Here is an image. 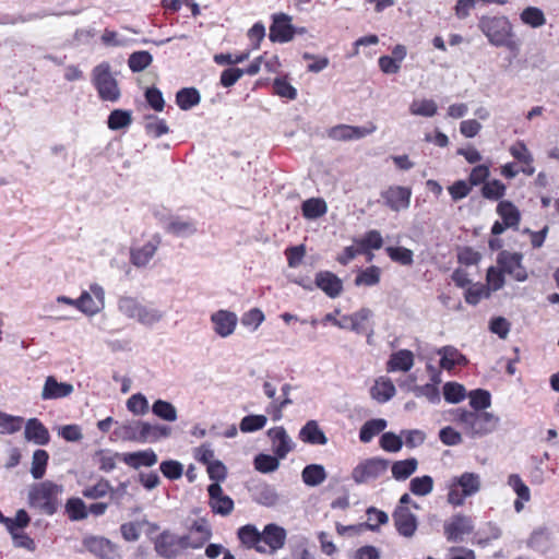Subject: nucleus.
Returning <instances> with one entry per match:
<instances>
[{
	"mask_svg": "<svg viewBox=\"0 0 559 559\" xmlns=\"http://www.w3.org/2000/svg\"><path fill=\"white\" fill-rule=\"evenodd\" d=\"M24 419L20 416L0 412V429L2 433L12 435L21 430Z\"/></svg>",
	"mask_w": 559,
	"mask_h": 559,
	"instance_id": "obj_54",
	"label": "nucleus"
},
{
	"mask_svg": "<svg viewBox=\"0 0 559 559\" xmlns=\"http://www.w3.org/2000/svg\"><path fill=\"white\" fill-rule=\"evenodd\" d=\"M301 478L307 486L317 487L326 479V472L321 464H310L302 469Z\"/></svg>",
	"mask_w": 559,
	"mask_h": 559,
	"instance_id": "obj_38",
	"label": "nucleus"
},
{
	"mask_svg": "<svg viewBox=\"0 0 559 559\" xmlns=\"http://www.w3.org/2000/svg\"><path fill=\"white\" fill-rule=\"evenodd\" d=\"M418 467V461L415 457L396 461L391 466L392 477L395 480H406Z\"/></svg>",
	"mask_w": 559,
	"mask_h": 559,
	"instance_id": "obj_36",
	"label": "nucleus"
},
{
	"mask_svg": "<svg viewBox=\"0 0 559 559\" xmlns=\"http://www.w3.org/2000/svg\"><path fill=\"white\" fill-rule=\"evenodd\" d=\"M414 366V354L408 349H400L394 352L386 362L389 372L409 371Z\"/></svg>",
	"mask_w": 559,
	"mask_h": 559,
	"instance_id": "obj_27",
	"label": "nucleus"
},
{
	"mask_svg": "<svg viewBox=\"0 0 559 559\" xmlns=\"http://www.w3.org/2000/svg\"><path fill=\"white\" fill-rule=\"evenodd\" d=\"M377 130V126L369 122L367 126H349V124H337L328 130V136L334 141H355L360 140L369 134H372Z\"/></svg>",
	"mask_w": 559,
	"mask_h": 559,
	"instance_id": "obj_10",
	"label": "nucleus"
},
{
	"mask_svg": "<svg viewBox=\"0 0 559 559\" xmlns=\"http://www.w3.org/2000/svg\"><path fill=\"white\" fill-rule=\"evenodd\" d=\"M153 61L152 55L148 51H135L130 55L128 64L133 72H141L145 70Z\"/></svg>",
	"mask_w": 559,
	"mask_h": 559,
	"instance_id": "obj_55",
	"label": "nucleus"
},
{
	"mask_svg": "<svg viewBox=\"0 0 559 559\" xmlns=\"http://www.w3.org/2000/svg\"><path fill=\"white\" fill-rule=\"evenodd\" d=\"M432 380L435 383L416 385L413 392L417 397H426L430 403L437 404L440 402V392L437 386V383L440 382L439 374H435Z\"/></svg>",
	"mask_w": 559,
	"mask_h": 559,
	"instance_id": "obj_44",
	"label": "nucleus"
},
{
	"mask_svg": "<svg viewBox=\"0 0 559 559\" xmlns=\"http://www.w3.org/2000/svg\"><path fill=\"white\" fill-rule=\"evenodd\" d=\"M386 420L382 418L366 421L359 431V439L364 443L370 442L374 436L379 435L386 428Z\"/></svg>",
	"mask_w": 559,
	"mask_h": 559,
	"instance_id": "obj_42",
	"label": "nucleus"
},
{
	"mask_svg": "<svg viewBox=\"0 0 559 559\" xmlns=\"http://www.w3.org/2000/svg\"><path fill=\"white\" fill-rule=\"evenodd\" d=\"M62 492L63 486L51 480L33 484L27 493L28 504L44 514L52 515L60 506Z\"/></svg>",
	"mask_w": 559,
	"mask_h": 559,
	"instance_id": "obj_2",
	"label": "nucleus"
},
{
	"mask_svg": "<svg viewBox=\"0 0 559 559\" xmlns=\"http://www.w3.org/2000/svg\"><path fill=\"white\" fill-rule=\"evenodd\" d=\"M73 391L74 386L71 383L59 382L56 377L48 376L45 379L40 397L44 401L58 400L71 395Z\"/></svg>",
	"mask_w": 559,
	"mask_h": 559,
	"instance_id": "obj_19",
	"label": "nucleus"
},
{
	"mask_svg": "<svg viewBox=\"0 0 559 559\" xmlns=\"http://www.w3.org/2000/svg\"><path fill=\"white\" fill-rule=\"evenodd\" d=\"M443 396L448 403L457 404L465 400L467 396V391L461 383L447 382L443 385Z\"/></svg>",
	"mask_w": 559,
	"mask_h": 559,
	"instance_id": "obj_50",
	"label": "nucleus"
},
{
	"mask_svg": "<svg viewBox=\"0 0 559 559\" xmlns=\"http://www.w3.org/2000/svg\"><path fill=\"white\" fill-rule=\"evenodd\" d=\"M408 110L413 116L431 118L437 114L438 105L433 99L416 98L411 103Z\"/></svg>",
	"mask_w": 559,
	"mask_h": 559,
	"instance_id": "obj_40",
	"label": "nucleus"
},
{
	"mask_svg": "<svg viewBox=\"0 0 559 559\" xmlns=\"http://www.w3.org/2000/svg\"><path fill=\"white\" fill-rule=\"evenodd\" d=\"M166 231L176 237H189L197 231L195 224L191 221L173 218L166 226Z\"/></svg>",
	"mask_w": 559,
	"mask_h": 559,
	"instance_id": "obj_41",
	"label": "nucleus"
},
{
	"mask_svg": "<svg viewBox=\"0 0 559 559\" xmlns=\"http://www.w3.org/2000/svg\"><path fill=\"white\" fill-rule=\"evenodd\" d=\"M433 489V479L429 475L415 477L409 481V490L415 496L424 497L429 495Z\"/></svg>",
	"mask_w": 559,
	"mask_h": 559,
	"instance_id": "obj_52",
	"label": "nucleus"
},
{
	"mask_svg": "<svg viewBox=\"0 0 559 559\" xmlns=\"http://www.w3.org/2000/svg\"><path fill=\"white\" fill-rule=\"evenodd\" d=\"M252 498L257 503L266 508L275 507L281 501L276 488L266 483L259 484L253 488Z\"/></svg>",
	"mask_w": 559,
	"mask_h": 559,
	"instance_id": "obj_25",
	"label": "nucleus"
},
{
	"mask_svg": "<svg viewBox=\"0 0 559 559\" xmlns=\"http://www.w3.org/2000/svg\"><path fill=\"white\" fill-rule=\"evenodd\" d=\"M132 121L131 112L122 109H115L108 117V128L119 130L128 127Z\"/></svg>",
	"mask_w": 559,
	"mask_h": 559,
	"instance_id": "obj_58",
	"label": "nucleus"
},
{
	"mask_svg": "<svg viewBox=\"0 0 559 559\" xmlns=\"http://www.w3.org/2000/svg\"><path fill=\"white\" fill-rule=\"evenodd\" d=\"M521 261L522 255L520 253H510L507 251L501 252L498 259L504 273L511 275L518 282H524L527 278V273Z\"/></svg>",
	"mask_w": 559,
	"mask_h": 559,
	"instance_id": "obj_17",
	"label": "nucleus"
},
{
	"mask_svg": "<svg viewBox=\"0 0 559 559\" xmlns=\"http://www.w3.org/2000/svg\"><path fill=\"white\" fill-rule=\"evenodd\" d=\"M238 538L247 548H254L258 552H265L261 543V532L253 524H246L238 530Z\"/></svg>",
	"mask_w": 559,
	"mask_h": 559,
	"instance_id": "obj_29",
	"label": "nucleus"
},
{
	"mask_svg": "<svg viewBox=\"0 0 559 559\" xmlns=\"http://www.w3.org/2000/svg\"><path fill=\"white\" fill-rule=\"evenodd\" d=\"M267 418L265 415L245 416L239 425L242 432H254L265 427Z\"/></svg>",
	"mask_w": 559,
	"mask_h": 559,
	"instance_id": "obj_56",
	"label": "nucleus"
},
{
	"mask_svg": "<svg viewBox=\"0 0 559 559\" xmlns=\"http://www.w3.org/2000/svg\"><path fill=\"white\" fill-rule=\"evenodd\" d=\"M472 412H486L485 409L491 405V395L483 389L473 390L467 394Z\"/></svg>",
	"mask_w": 559,
	"mask_h": 559,
	"instance_id": "obj_47",
	"label": "nucleus"
},
{
	"mask_svg": "<svg viewBox=\"0 0 559 559\" xmlns=\"http://www.w3.org/2000/svg\"><path fill=\"white\" fill-rule=\"evenodd\" d=\"M381 195L392 211L399 212L409 207L412 190L406 187L393 186L383 191Z\"/></svg>",
	"mask_w": 559,
	"mask_h": 559,
	"instance_id": "obj_16",
	"label": "nucleus"
},
{
	"mask_svg": "<svg viewBox=\"0 0 559 559\" xmlns=\"http://www.w3.org/2000/svg\"><path fill=\"white\" fill-rule=\"evenodd\" d=\"M394 525L397 532L405 536L412 537L417 530V519L408 508L397 507L393 513Z\"/></svg>",
	"mask_w": 559,
	"mask_h": 559,
	"instance_id": "obj_21",
	"label": "nucleus"
},
{
	"mask_svg": "<svg viewBox=\"0 0 559 559\" xmlns=\"http://www.w3.org/2000/svg\"><path fill=\"white\" fill-rule=\"evenodd\" d=\"M301 211L305 218L317 219L328 212V205L321 198H310L304 201Z\"/></svg>",
	"mask_w": 559,
	"mask_h": 559,
	"instance_id": "obj_39",
	"label": "nucleus"
},
{
	"mask_svg": "<svg viewBox=\"0 0 559 559\" xmlns=\"http://www.w3.org/2000/svg\"><path fill=\"white\" fill-rule=\"evenodd\" d=\"M49 455L47 451L38 449L32 457L31 475L34 479H41L46 473Z\"/></svg>",
	"mask_w": 559,
	"mask_h": 559,
	"instance_id": "obj_48",
	"label": "nucleus"
},
{
	"mask_svg": "<svg viewBox=\"0 0 559 559\" xmlns=\"http://www.w3.org/2000/svg\"><path fill=\"white\" fill-rule=\"evenodd\" d=\"M153 543L154 550L164 559H175L183 549L189 548L188 538L178 536L168 530L162 532Z\"/></svg>",
	"mask_w": 559,
	"mask_h": 559,
	"instance_id": "obj_7",
	"label": "nucleus"
},
{
	"mask_svg": "<svg viewBox=\"0 0 559 559\" xmlns=\"http://www.w3.org/2000/svg\"><path fill=\"white\" fill-rule=\"evenodd\" d=\"M290 22L292 17L287 14H275L273 16V23L270 27V39L274 43H287L292 40L295 32Z\"/></svg>",
	"mask_w": 559,
	"mask_h": 559,
	"instance_id": "obj_14",
	"label": "nucleus"
},
{
	"mask_svg": "<svg viewBox=\"0 0 559 559\" xmlns=\"http://www.w3.org/2000/svg\"><path fill=\"white\" fill-rule=\"evenodd\" d=\"M109 492L111 493V498H115L117 490L111 488L108 480L102 478L95 485L85 487L82 495L88 499H99Z\"/></svg>",
	"mask_w": 559,
	"mask_h": 559,
	"instance_id": "obj_46",
	"label": "nucleus"
},
{
	"mask_svg": "<svg viewBox=\"0 0 559 559\" xmlns=\"http://www.w3.org/2000/svg\"><path fill=\"white\" fill-rule=\"evenodd\" d=\"M207 492L209 506L213 513L227 516L234 511V500L229 496L224 495L223 488L219 484H211L207 488Z\"/></svg>",
	"mask_w": 559,
	"mask_h": 559,
	"instance_id": "obj_11",
	"label": "nucleus"
},
{
	"mask_svg": "<svg viewBox=\"0 0 559 559\" xmlns=\"http://www.w3.org/2000/svg\"><path fill=\"white\" fill-rule=\"evenodd\" d=\"M396 393L395 386L390 379L380 378L378 379L370 390V394L373 400L379 403H385L390 401Z\"/></svg>",
	"mask_w": 559,
	"mask_h": 559,
	"instance_id": "obj_35",
	"label": "nucleus"
},
{
	"mask_svg": "<svg viewBox=\"0 0 559 559\" xmlns=\"http://www.w3.org/2000/svg\"><path fill=\"white\" fill-rule=\"evenodd\" d=\"M201 100L200 93L197 88L193 87H185L181 88L176 95L177 105L182 110H189L195 105H198Z\"/></svg>",
	"mask_w": 559,
	"mask_h": 559,
	"instance_id": "obj_43",
	"label": "nucleus"
},
{
	"mask_svg": "<svg viewBox=\"0 0 559 559\" xmlns=\"http://www.w3.org/2000/svg\"><path fill=\"white\" fill-rule=\"evenodd\" d=\"M454 423L469 439H480L497 430L500 418L489 412H472L459 407L452 412Z\"/></svg>",
	"mask_w": 559,
	"mask_h": 559,
	"instance_id": "obj_1",
	"label": "nucleus"
},
{
	"mask_svg": "<svg viewBox=\"0 0 559 559\" xmlns=\"http://www.w3.org/2000/svg\"><path fill=\"white\" fill-rule=\"evenodd\" d=\"M66 511L72 521H81L87 518L88 512L84 501L80 498H71L66 503Z\"/></svg>",
	"mask_w": 559,
	"mask_h": 559,
	"instance_id": "obj_53",
	"label": "nucleus"
},
{
	"mask_svg": "<svg viewBox=\"0 0 559 559\" xmlns=\"http://www.w3.org/2000/svg\"><path fill=\"white\" fill-rule=\"evenodd\" d=\"M211 528L204 519H200L195 521L188 535H185V538H188L189 548H199L204 545L211 538Z\"/></svg>",
	"mask_w": 559,
	"mask_h": 559,
	"instance_id": "obj_26",
	"label": "nucleus"
},
{
	"mask_svg": "<svg viewBox=\"0 0 559 559\" xmlns=\"http://www.w3.org/2000/svg\"><path fill=\"white\" fill-rule=\"evenodd\" d=\"M170 435L171 428L168 426L159 424L152 425L147 421H143L140 443H154L159 441L160 439L168 438Z\"/></svg>",
	"mask_w": 559,
	"mask_h": 559,
	"instance_id": "obj_31",
	"label": "nucleus"
},
{
	"mask_svg": "<svg viewBox=\"0 0 559 559\" xmlns=\"http://www.w3.org/2000/svg\"><path fill=\"white\" fill-rule=\"evenodd\" d=\"M478 27L492 46H511L512 25L506 16H481Z\"/></svg>",
	"mask_w": 559,
	"mask_h": 559,
	"instance_id": "obj_5",
	"label": "nucleus"
},
{
	"mask_svg": "<svg viewBox=\"0 0 559 559\" xmlns=\"http://www.w3.org/2000/svg\"><path fill=\"white\" fill-rule=\"evenodd\" d=\"M144 129L153 138H159L169 132L166 121L155 115H147L145 117Z\"/></svg>",
	"mask_w": 559,
	"mask_h": 559,
	"instance_id": "obj_49",
	"label": "nucleus"
},
{
	"mask_svg": "<svg viewBox=\"0 0 559 559\" xmlns=\"http://www.w3.org/2000/svg\"><path fill=\"white\" fill-rule=\"evenodd\" d=\"M280 460L276 455L258 454L253 462L254 468L263 474L273 473L280 467Z\"/></svg>",
	"mask_w": 559,
	"mask_h": 559,
	"instance_id": "obj_51",
	"label": "nucleus"
},
{
	"mask_svg": "<svg viewBox=\"0 0 559 559\" xmlns=\"http://www.w3.org/2000/svg\"><path fill=\"white\" fill-rule=\"evenodd\" d=\"M508 485L518 496V499L514 501V509L520 513L524 509V503L531 499V490L518 474H511L508 477Z\"/></svg>",
	"mask_w": 559,
	"mask_h": 559,
	"instance_id": "obj_30",
	"label": "nucleus"
},
{
	"mask_svg": "<svg viewBox=\"0 0 559 559\" xmlns=\"http://www.w3.org/2000/svg\"><path fill=\"white\" fill-rule=\"evenodd\" d=\"M152 413L156 417L170 423L176 421L178 418L176 407L165 400H156L152 405Z\"/></svg>",
	"mask_w": 559,
	"mask_h": 559,
	"instance_id": "obj_45",
	"label": "nucleus"
},
{
	"mask_svg": "<svg viewBox=\"0 0 559 559\" xmlns=\"http://www.w3.org/2000/svg\"><path fill=\"white\" fill-rule=\"evenodd\" d=\"M316 285L330 298L338 297L343 290L342 280L329 271L317 273Z\"/></svg>",
	"mask_w": 559,
	"mask_h": 559,
	"instance_id": "obj_23",
	"label": "nucleus"
},
{
	"mask_svg": "<svg viewBox=\"0 0 559 559\" xmlns=\"http://www.w3.org/2000/svg\"><path fill=\"white\" fill-rule=\"evenodd\" d=\"M7 520L9 522H2V524L5 525L9 533L22 531L31 522V519L24 509L17 510L14 518H7Z\"/></svg>",
	"mask_w": 559,
	"mask_h": 559,
	"instance_id": "obj_61",
	"label": "nucleus"
},
{
	"mask_svg": "<svg viewBox=\"0 0 559 559\" xmlns=\"http://www.w3.org/2000/svg\"><path fill=\"white\" fill-rule=\"evenodd\" d=\"M373 316V312L369 308H361L358 311L350 314L352 331L356 333H364L366 331V322H368Z\"/></svg>",
	"mask_w": 559,
	"mask_h": 559,
	"instance_id": "obj_57",
	"label": "nucleus"
},
{
	"mask_svg": "<svg viewBox=\"0 0 559 559\" xmlns=\"http://www.w3.org/2000/svg\"><path fill=\"white\" fill-rule=\"evenodd\" d=\"M299 438L309 444L324 445L328 438L316 420H309L299 431Z\"/></svg>",
	"mask_w": 559,
	"mask_h": 559,
	"instance_id": "obj_33",
	"label": "nucleus"
},
{
	"mask_svg": "<svg viewBox=\"0 0 559 559\" xmlns=\"http://www.w3.org/2000/svg\"><path fill=\"white\" fill-rule=\"evenodd\" d=\"M473 530L472 521L469 518L456 514L444 525V534L450 542H457L464 535L469 534Z\"/></svg>",
	"mask_w": 559,
	"mask_h": 559,
	"instance_id": "obj_20",
	"label": "nucleus"
},
{
	"mask_svg": "<svg viewBox=\"0 0 559 559\" xmlns=\"http://www.w3.org/2000/svg\"><path fill=\"white\" fill-rule=\"evenodd\" d=\"M437 355L440 356V367L444 370H451L455 366H465L468 362L466 356L451 345L438 348Z\"/></svg>",
	"mask_w": 559,
	"mask_h": 559,
	"instance_id": "obj_24",
	"label": "nucleus"
},
{
	"mask_svg": "<svg viewBox=\"0 0 559 559\" xmlns=\"http://www.w3.org/2000/svg\"><path fill=\"white\" fill-rule=\"evenodd\" d=\"M380 281V269L377 266H370L361 271L355 278V285L357 286H373Z\"/></svg>",
	"mask_w": 559,
	"mask_h": 559,
	"instance_id": "obj_62",
	"label": "nucleus"
},
{
	"mask_svg": "<svg viewBox=\"0 0 559 559\" xmlns=\"http://www.w3.org/2000/svg\"><path fill=\"white\" fill-rule=\"evenodd\" d=\"M272 442V451L278 459H285L295 448V442L284 427H273L267 431Z\"/></svg>",
	"mask_w": 559,
	"mask_h": 559,
	"instance_id": "obj_15",
	"label": "nucleus"
},
{
	"mask_svg": "<svg viewBox=\"0 0 559 559\" xmlns=\"http://www.w3.org/2000/svg\"><path fill=\"white\" fill-rule=\"evenodd\" d=\"M82 543L86 550L98 559H115L117 557V545L103 536H86Z\"/></svg>",
	"mask_w": 559,
	"mask_h": 559,
	"instance_id": "obj_12",
	"label": "nucleus"
},
{
	"mask_svg": "<svg viewBox=\"0 0 559 559\" xmlns=\"http://www.w3.org/2000/svg\"><path fill=\"white\" fill-rule=\"evenodd\" d=\"M213 331L221 337L230 336L237 326L238 318L233 311L221 309L211 314Z\"/></svg>",
	"mask_w": 559,
	"mask_h": 559,
	"instance_id": "obj_13",
	"label": "nucleus"
},
{
	"mask_svg": "<svg viewBox=\"0 0 559 559\" xmlns=\"http://www.w3.org/2000/svg\"><path fill=\"white\" fill-rule=\"evenodd\" d=\"M117 308L120 314L144 326H153L165 317L164 311L152 306H146L131 296L119 297Z\"/></svg>",
	"mask_w": 559,
	"mask_h": 559,
	"instance_id": "obj_3",
	"label": "nucleus"
},
{
	"mask_svg": "<svg viewBox=\"0 0 559 559\" xmlns=\"http://www.w3.org/2000/svg\"><path fill=\"white\" fill-rule=\"evenodd\" d=\"M127 408L136 416L145 415L148 412L147 399L142 393L132 394L127 401Z\"/></svg>",
	"mask_w": 559,
	"mask_h": 559,
	"instance_id": "obj_60",
	"label": "nucleus"
},
{
	"mask_svg": "<svg viewBox=\"0 0 559 559\" xmlns=\"http://www.w3.org/2000/svg\"><path fill=\"white\" fill-rule=\"evenodd\" d=\"M521 20L532 27H539L546 22L543 11L535 7L524 9L521 13Z\"/></svg>",
	"mask_w": 559,
	"mask_h": 559,
	"instance_id": "obj_59",
	"label": "nucleus"
},
{
	"mask_svg": "<svg viewBox=\"0 0 559 559\" xmlns=\"http://www.w3.org/2000/svg\"><path fill=\"white\" fill-rule=\"evenodd\" d=\"M105 307V290L97 284L90 285L88 290L82 292L79 297V310L86 316H95Z\"/></svg>",
	"mask_w": 559,
	"mask_h": 559,
	"instance_id": "obj_9",
	"label": "nucleus"
},
{
	"mask_svg": "<svg viewBox=\"0 0 559 559\" xmlns=\"http://www.w3.org/2000/svg\"><path fill=\"white\" fill-rule=\"evenodd\" d=\"M480 487V476L476 473L465 472L454 476L448 484V502L454 507L463 506L465 499L476 495Z\"/></svg>",
	"mask_w": 559,
	"mask_h": 559,
	"instance_id": "obj_4",
	"label": "nucleus"
},
{
	"mask_svg": "<svg viewBox=\"0 0 559 559\" xmlns=\"http://www.w3.org/2000/svg\"><path fill=\"white\" fill-rule=\"evenodd\" d=\"M380 447L386 452H399L403 447L402 435L397 436L391 431L384 432L380 438Z\"/></svg>",
	"mask_w": 559,
	"mask_h": 559,
	"instance_id": "obj_63",
	"label": "nucleus"
},
{
	"mask_svg": "<svg viewBox=\"0 0 559 559\" xmlns=\"http://www.w3.org/2000/svg\"><path fill=\"white\" fill-rule=\"evenodd\" d=\"M24 438L37 445H46L50 440L48 429L37 418H29L25 423Z\"/></svg>",
	"mask_w": 559,
	"mask_h": 559,
	"instance_id": "obj_22",
	"label": "nucleus"
},
{
	"mask_svg": "<svg viewBox=\"0 0 559 559\" xmlns=\"http://www.w3.org/2000/svg\"><path fill=\"white\" fill-rule=\"evenodd\" d=\"M157 461V454L151 449L126 453L123 455V462L134 469H139L142 466L151 467L155 465Z\"/></svg>",
	"mask_w": 559,
	"mask_h": 559,
	"instance_id": "obj_28",
	"label": "nucleus"
},
{
	"mask_svg": "<svg viewBox=\"0 0 559 559\" xmlns=\"http://www.w3.org/2000/svg\"><path fill=\"white\" fill-rule=\"evenodd\" d=\"M274 94L288 98L295 99L297 97V90L286 80V78H276L273 82Z\"/></svg>",
	"mask_w": 559,
	"mask_h": 559,
	"instance_id": "obj_64",
	"label": "nucleus"
},
{
	"mask_svg": "<svg viewBox=\"0 0 559 559\" xmlns=\"http://www.w3.org/2000/svg\"><path fill=\"white\" fill-rule=\"evenodd\" d=\"M92 82L102 100L116 103L120 98V90L108 62H102L93 69Z\"/></svg>",
	"mask_w": 559,
	"mask_h": 559,
	"instance_id": "obj_6",
	"label": "nucleus"
},
{
	"mask_svg": "<svg viewBox=\"0 0 559 559\" xmlns=\"http://www.w3.org/2000/svg\"><path fill=\"white\" fill-rule=\"evenodd\" d=\"M497 213L502 218L506 226L518 228L521 221L519 209L510 201H500L497 205Z\"/></svg>",
	"mask_w": 559,
	"mask_h": 559,
	"instance_id": "obj_34",
	"label": "nucleus"
},
{
	"mask_svg": "<svg viewBox=\"0 0 559 559\" xmlns=\"http://www.w3.org/2000/svg\"><path fill=\"white\" fill-rule=\"evenodd\" d=\"M286 530L275 523L266 524L261 532V542L269 547L271 554L282 549L286 543Z\"/></svg>",
	"mask_w": 559,
	"mask_h": 559,
	"instance_id": "obj_18",
	"label": "nucleus"
},
{
	"mask_svg": "<svg viewBox=\"0 0 559 559\" xmlns=\"http://www.w3.org/2000/svg\"><path fill=\"white\" fill-rule=\"evenodd\" d=\"M142 420H127L118 426L114 433L122 441H141Z\"/></svg>",
	"mask_w": 559,
	"mask_h": 559,
	"instance_id": "obj_32",
	"label": "nucleus"
},
{
	"mask_svg": "<svg viewBox=\"0 0 559 559\" xmlns=\"http://www.w3.org/2000/svg\"><path fill=\"white\" fill-rule=\"evenodd\" d=\"M158 242L148 241L131 250V261L135 266H145L156 253Z\"/></svg>",
	"mask_w": 559,
	"mask_h": 559,
	"instance_id": "obj_37",
	"label": "nucleus"
},
{
	"mask_svg": "<svg viewBox=\"0 0 559 559\" xmlns=\"http://www.w3.org/2000/svg\"><path fill=\"white\" fill-rule=\"evenodd\" d=\"M390 461L381 457H371L360 462L352 472V478L357 484L372 481L386 473Z\"/></svg>",
	"mask_w": 559,
	"mask_h": 559,
	"instance_id": "obj_8",
	"label": "nucleus"
}]
</instances>
